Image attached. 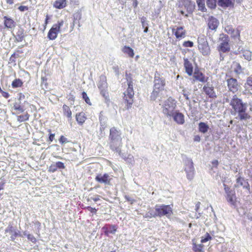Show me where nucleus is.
Returning a JSON list of instances; mask_svg holds the SVG:
<instances>
[{"instance_id": "nucleus-11", "label": "nucleus", "mask_w": 252, "mask_h": 252, "mask_svg": "<svg viewBox=\"0 0 252 252\" xmlns=\"http://www.w3.org/2000/svg\"><path fill=\"white\" fill-rule=\"evenodd\" d=\"M3 25L7 29H13L16 26V22L10 17L4 16L3 17Z\"/></svg>"}, {"instance_id": "nucleus-3", "label": "nucleus", "mask_w": 252, "mask_h": 252, "mask_svg": "<svg viewBox=\"0 0 252 252\" xmlns=\"http://www.w3.org/2000/svg\"><path fill=\"white\" fill-rule=\"evenodd\" d=\"M128 87L124 93L123 99L126 109L131 108L133 103L134 91L133 88V83L131 80L127 81Z\"/></svg>"}, {"instance_id": "nucleus-22", "label": "nucleus", "mask_w": 252, "mask_h": 252, "mask_svg": "<svg viewBox=\"0 0 252 252\" xmlns=\"http://www.w3.org/2000/svg\"><path fill=\"white\" fill-rule=\"evenodd\" d=\"M184 66L186 72L189 76L191 75L193 72L192 64L187 59H184Z\"/></svg>"}, {"instance_id": "nucleus-38", "label": "nucleus", "mask_w": 252, "mask_h": 252, "mask_svg": "<svg viewBox=\"0 0 252 252\" xmlns=\"http://www.w3.org/2000/svg\"><path fill=\"white\" fill-rule=\"evenodd\" d=\"M212 239V237L210 236L209 233L207 232L205 234V236L204 237H202L201 239V242L202 243H206V242L211 240Z\"/></svg>"}, {"instance_id": "nucleus-58", "label": "nucleus", "mask_w": 252, "mask_h": 252, "mask_svg": "<svg viewBox=\"0 0 252 252\" xmlns=\"http://www.w3.org/2000/svg\"><path fill=\"white\" fill-rule=\"evenodd\" d=\"M212 164L213 166V167H215V168H217L218 167V166L219 165V161H218V160H214L212 161Z\"/></svg>"}, {"instance_id": "nucleus-2", "label": "nucleus", "mask_w": 252, "mask_h": 252, "mask_svg": "<svg viewBox=\"0 0 252 252\" xmlns=\"http://www.w3.org/2000/svg\"><path fill=\"white\" fill-rule=\"evenodd\" d=\"M219 40L220 43L217 48L220 54V60L221 61L224 60L225 54L230 51V46L229 43V39L227 35L221 34Z\"/></svg>"}, {"instance_id": "nucleus-27", "label": "nucleus", "mask_w": 252, "mask_h": 252, "mask_svg": "<svg viewBox=\"0 0 252 252\" xmlns=\"http://www.w3.org/2000/svg\"><path fill=\"white\" fill-rule=\"evenodd\" d=\"M122 51L124 53L127 54L130 58H133L134 55L133 50L129 46H125L122 49Z\"/></svg>"}, {"instance_id": "nucleus-43", "label": "nucleus", "mask_w": 252, "mask_h": 252, "mask_svg": "<svg viewBox=\"0 0 252 252\" xmlns=\"http://www.w3.org/2000/svg\"><path fill=\"white\" fill-rule=\"evenodd\" d=\"M87 200L88 202L91 201L92 200L96 202L100 200V196L96 195L94 197L89 196Z\"/></svg>"}, {"instance_id": "nucleus-10", "label": "nucleus", "mask_w": 252, "mask_h": 252, "mask_svg": "<svg viewBox=\"0 0 252 252\" xmlns=\"http://www.w3.org/2000/svg\"><path fill=\"white\" fill-rule=\"evenodd\" d=\"M203 90L209 98L213 99L217 98V95L214 91V87L210 86V85L207 84L203 87Z\"/></svg>"}, {"instance_id": "nucleus-23", "label": "nucleus", "mask_w": 252, "mask_h": 252, "mask_svg": "<svg viewBox=\"0 0 252 252\" xmlns=\"http://www.w3.org/2000/svg\"><path fill=\"white\" fill-rule=\"evenodd\" d=\"M66 5V0H56L53 3L54 7L59 9L64 8Z\"/></svg>"}, {"instance_id": "nucleus-61", "label": "nucleus", "mask_w": 252, "mask_h": 252, "mask_svg": "<svg viewBox=\"0 0 252 252\" xmlns=\"http://www.w3.org/2000/svg\"><path fill=\"white\" fill-rule=\"evenodd\" d=\"M49 19V16H48V15H47L46 16V19H45V22H44L45 27L46 26V25L48 23Z\"/></svg>"}, {"instance_id": "nucleus-25", "label": "nucleus", "mask_w": 252, "mask_h": 252, "mask_svg": "<svg viewBox=\"0 0 252 252\" xmlns=\"http://www.w3.org/2000/svg\"><path fill=\"white\" fill-rule=\"evenodd\" d=\"M204 246L203 244H197L194 240H192V250L194 252H204Z\"/></svg>"}, {"instance_id": "nucleus-19", "label": "nucleus", "mask_w": 252, "mask_h": 252, "mask_svg": "<svg viewBox=\"0 0 252 252\" xmlns=\"http://www.w3.org/2000/svg\"><path fill=\"white\" fill-rule=\"evenodd\" d=\"M219 24V21L214 17H211L208 20V27L212 30H216Z\"/></svg>"}, {"instance_id": "nucleus-37", "label": "nucleus", "mask_w": 252, "mask_h": 252, "mask_svg": "<svg viewBox=\"0 0 252 252\" xmlns=\"http://www.w3.org/2000/svg\"><path fill=\"white\" fill-rule=\"evenodd\" d=\"M17 36L18 37V40L19 41H21L24 38V30H19L17 32Z\"/></svg>"}, {"instance_id": "nucleus-8", "label": "nucleus", "mask_w": 252, "mask_h": 252, "mask_svg": "<svg viewBox=\"0 0 252 252\" xmlns=\"http://www.w3.org/2000/svg\"><path fill=\"white\" fill-rule=\"evenodd\" d=\"M119 136V132L117 130V129L115 127H113L110 129L109 138L111 141L110 143V146L111 149L114 151H118L119 149V147L122 146L121 139L120 141L119 147H116L115 145V140L117 138V137Z\"/></svg>"}, {"instance_id": "nucleus-53", "label": "nucleus", "mask_w": 252, "mask_h": 252, "mask_svg": "<svg viewBox=\"0 0 252 252\" xmlns=\"http://www.w3.org/2000/svg\"><path fill=\"white\" fill-rule=\"evenodd\" d=\"M59 141L61 144H64L67 142V139L63 135L61 136Z\"/></svg>"}, {"instance_id": "nucleus-47", "label": "nucleus", "mask_w": 252, "mask_h": 252, "mask_svg": "<svg viewBox=\"0 0 252 252\" xmlns=\"http://www.w3.org/2000/svg\"><path fill=\"white\" fill-rule=\"evenodd\" d=\"M245 85L247 89L252 90V80H247Z\"/></svg>"}, {"instance_id": "nucleus-5", "label": "nucleus", "mask_w": 252, "mask_h": 252, "mask_svg": "<svg viewBox=\"0 0 252 252\" xmlns=\"http://www.w3.org/2000/svg\"><path fill=\"white\" fill-rule=\"evenodd\" d=\"M157 217L166 216L170 218L173 214L172 207L170 205H156L155 207Z\"/></svg>"}, {"instance_id": "nucleus-41", "label": "nucleus", "mask_w": 252, "mask_h": 252, "mask_svg": "<svg viewBox=\"0 0 252 252\" xmlns=\"http://www.w3.org/2000/svg\"><path fill=\"white\" fill-rule=\"evenodd\" d=\"M186 173H187V178L189 180H191L193 177H194V170H191V171H186Z\"/></svg>"}, {"instance_id": "nucleus-6", "label": "nucleus", "mask_w": 252, "mask_h": 252, "mask_svg": "<svg viewBox=\"0 0 252 252\" xmlns=\"http://www.w3.org/2000/svg\"><path fill=\"white\" fill-rule=\"evenodd\" d=\"M198 49L202 54L204 55H208L210 53V48L206 38L203 36H200L198 38Z\"/></svg>"}, {"instance_id": "nucleus-33", "label": "nucleus", "mask_w": 252, "mask_h": 252, "mask_svg": "<svg viewBox=\"0 0 252 252\" xmlns=\"http://www.w3.org/2000/svg\"><path fill=\"white\" fill-rule=\"evenodd\" d=\"M29 117L30 115L27 112H26L24 115L18 116L17 119L18 122H23L28 121L29 119Z\"/></svg>"}, {"instance_id": "nucleus-42", "label": "nucleus", "mask_w": 252, "mask_h": 252, "mask_svg": "<svg viewBox=\"0 0 252 252\" xmlns=\"http://www.w3.org/2000/svg\"><path fill=\"white\" fill-rule=\"evenodd\" d=\"M14 109L15 110H18L20 112H23L24 110L20 104L17 103H15L13 106Z\"/></svg>"}, {"instance_id": "nucleus-59", "label": "nucleus", "mask_w": 252, "mask_h": 252, "mask_svg": "<svg viewBox=\"0 0 252 252\" xmlns=\"http://www.w3.org/2000/svg\"><path fill=\"white\" fill-rule=\"evenodd\" d=\"M5 183L4 181H1L0 182V191L4 189V186ZM2 195L1 193H0V196Z\"/></svg>"}, {"instance_id": "nucleus-57", "label": "nucleus", "mask_w": 252, "mask_h": 252, "mask_svg": "<svg viewBox=\"0 0 252 252\" xmlns=\"http://www.w3.org/2000/svg\"><path fill=\"white\" fill-rule=\"evenodd\" d=\"M55 134L50 133L49 136L48 138V141H49L50 143L52 142L53 141L54 137H55Z\"/></svg>"}, {"instance_id": "nucleus-51", "label": "nucleus", "mask_w": 252, "mask_h": 252, "mask_svg": "<svg viewBox=\"0 0 252 252\" xmlns=\"http://www.w3.org/2000/svg\"><path fill=\"white\" fill-rule=\"evenodd\" d=\"M183 45L186 47H191L193 45V43L190 41H186L184 43Z\"/></svg>"}, {"instance_id": "nucleus-18", "label": "nucleus", "mask_w": 252, "mask_h": 252, "mask_svg": "<svg viewBox=\"0 0 252 252\" xmlns=\"http://www.w3.org/2000/svg\"><path fill=\"white\" fill-rule=\"evenodd\" d=\"M237 81V80H227L229 89L233 93L236 92L238 90L239 85Z\"/></svg>"}, {"instance_id": "nucleus-29", "label": "nucleus", "mask_w": 252, "mask_h": 252, "mask_svg": "<svg viewBox=\"0 0 252 252\" xmlns=\"http://www.w3.org/2000/svg\"><path fill=\"white\" fill-rule=\"evenodd\" d=\"M218 3L222 7H227L233 5L231 0H219Z\"/></svg>"}, {"instance_id": "nucleus-55", "label": "nucleus", "mask_w": 252, "mask_h": 252, "mask_svg": "<svg viewBox=\"0 0 252 252\" xmlns=\"http://www.w3.org/2000/svg\"><path fill=\"white\" fill-rule=\"evenodd\" d=\"M125 198L127 201L129 202L131 204H132L135 202V200L129 196H126Z\"/></svg>"}, {"instance_id": "nucleus-9", "label": "nucleus", "mask_w": 252, "mask_h": 252, "mask_svg": "<svg viewBox=\"0 0 252 252\" xmlns=\"http://www.w3.org/2000/svg\"><path fill=\"white\" fill-rule=\"evenodd\" d=\"M179 3L180 6H184L186 9L188 14H185L186 17L188 16V14L192 13L195 7V3L191 0H179Z\"/></svg>"}, {"instance_id": "nucleus-40", "label": "nucleus", "mask_w": 252, "mask_h": 252, "mask_svg": "<svg viewBox=\"0 0 252 252\" xmlns=\"http://www.w3.org/2000/svg\"><path fill=\"white\" fill-rule=\"evenodd\" d=\"M82 97L87 104H88L89 105H92L91 100L85 92L82 93Z\"/></svg>"}, {"instance_id": "nucleus-39", "label": "nucleus", "mask_w": 252, "mask_h": 252, "mask_svg": "<svg viewBox=\"0 0 252 252\" xmlns=\"http://www.w3.org/2000/svg\"><path fill=\"white\" fill-rule=\"evenodd\" d=\"M194 79H204L202 73L199 70H195L193 74Z\"/></svg>"}, {"instance_id": "nucleus-34", "label": "nucleus", "mask_w": 252, "mask_h": 252, "mask_svg": "<svg viewBox=\"0 0 252 252\" xmlns=\"http://www.w3.org/2000/svg\"><path fill=\"white\" fill-rule=\"evenodd\" d=\"M243 56L248 61L252 60V52L250 50H245L243 51Z\"/></svg>"}, {"instance_id": "nucleus-14", "label": "nucleus", "mask_w": 252, "mask_h": 252, "mask_svg": "<svg viewBox=\"0 0 252 252\" xmlns=\"http://www.w3.org/2000/svg\"><path fill=\"white\" fill-rule=\"evenodd\" d=\"M171 117H173L174 121L178 125H183L185 123L184 115L179 111H175Z\"/></svg>"}, {"instance_id": "nucleus-32", "label": "nucleus", "mask_w": 252, "mask_h": 252, "mask_svg": "<svg viewBox=\"0 0 252 252\" xmlns=\"http://www.w3.org/2000/svg\"><path fill=\"white\" fill-rule=\"evenodd\" d=\"M198 10L202 12H205L207 9L205 6L204 0H196Z\"/></svg>"}, {"instance_id": "nucleus-7", "label": "nucleus", "mask_w": 252, "mask_h": 252, "mask_svg": "<svg viewBox=\"0 0 252 252\" xmlns=\"http://www.w3.org/2000/svg\"><path fill=\"white\" fill-rule=\"evenodd\" d=\"M230 105L232 108L231 114L234 115L237 114L238 111L246 105L245 104L243 103L242 100L238 98L236 95H234L231 100Z\"/></svg>"}, {"instance_id": "nucleus-17", "label": "nucleus", "mask_w": 252, "mask_h": 252, "mask_svg": "<svg viewBox=\"0 0 252 252\" xmlns=\"http://www.w3.org/2000/svg\"><path fill=\"white\" fill-rule=\"evenodd\" d=\"M226 199L227 201L231 205L235 206L236 205L237 197L235 191L229 192L226 194Z\"/></svg>"}, {"instance_id": "nucleus-20", "label": "nucleus", "mask_w": 252, "mask_h": 252, "mask_svg": "<svg viewBox=\"0 0 252 252\" xmlns=\"http://www.w3.org/2000/svg\"><path fill=\"white\" fill-rule=\"evenodd\" d=\"M173 32H175V35L177 38H184L186 35V31L183 27H177L176 29H173Z\"/></svg>"}, {"instance_id": "nucleus-28", "label": "nucleus", "mask_w": 252, "mask_h": 252, "mask_svg": "<svg viewBox=\"0 0 252 252\" xmlns=\"http://www.w3.org/2000/svg\"><path fill=\"white\" fill-rule=\"evenodd\" d=\"M157 217V215L156 210L155 209L154 210L152 208H150L149 211L147 212L144 216V218L145 219H151Z\"/></svg>"}, {"instance_id": "nucleus-16", "label": "nucleus", "mask_w": 252, "mask_h": 252, "mask_svg": "<svg viewBox=\"0 0 252 252\" xmlns=\"http://www.w3.org/2000/svg\"><path fill=\"white\" fill-rule=\"evenodd\" d=\"M240 186H242L243 188L246 189L248 190H250V186L247 180H246L244 178L241 177H239L237 178L236 185H235L236 187Z\"/></svg>"}, {"instance_id": "nucleus-60", "label": "nucleus", "mask_w": 252, "mask_h": 252, "mask_svg": "<svg viewBox=\"0 0 252 252\" xmlns=\"http://www.w3.org/2000/svg\"><path fill=\"white\" fill-rule=\"evenodd\" d=\"M141 21L142 26L143 28H144L145 26L148 25V24L147 23H146V19L145 18H144V17L142 18Z\"/></svg>"}, {"instance_id": "nucleus-49", "label": "nucleus", "mask_w": 252, "mask_h": 252, "mask_svg": "<svg viewBox=\"0 0 252 252\" xmlns=\"http://www.w3.org/2000/svg\"><path fill=\"white\" fill-rule=\"evenodd\" d=\"M86 209H87L89 211L92 213L93 214H95L97 212V209L94 208H93L90 206H88L86 207Z\"/></svg>"}, {"instance_id": "nucleus-31", "label": "nucleus", "mask_w": 252, "mask_h": 252, "mask_svg": "<svg viewBox=\"0 0 252 252\" xmlns=\"http://www.w3.org/2000/svg\"><path fill=\"white\" fill-rule=\"evenodd\" d=\"M63 114L64 116H65L68 119H71L72 112L69 107L66 105H63Z\"/></svg>"}, {"instance_id": "nucleus-4", "label": "nucleus", "mask_w": 252, "mask_h": 252, "mask_svg": "<svg viewBox=\"0 0 252 252\" xmlns=\"http://www.w3.org/2000/svg\"><path fill=\"white\" fill-rule=\"evenodd\" d=\"M177 102L171 97L166 100L162 105V112L167 117H171L175 113Z\"/></svg>"}, {"instance_id": "nucleus-36", "label": "nucleus", "mask_w": 252, "mask_h": 252, "mask_svg": "<svg viewBox=\"0 0 252 252\" xmlns=\"http://www.w3.org/2000/svg\"><path fill=\"white\" fill-rule=\"evenodd\" d=\"M22 85L23 82L21 81V80H14L12 83L13 88L20 87Z\"/></svg>"}, {"instance_id": "nucleus-52", "label": "nucleus", "mask_w": 252, "mask_h": 252, "mask_svg": "<svg viewBox=\"0 0 252 252\" xmlns=\"http://www.w3.org/2000/svg\"><path fill=\"white\" fill-rule=\"evenodd\" d=\"M223 186H224V190L226 194L229 193V192H232V191H234L233 190L230 189V188L227 185H226L225 184H223Z\"/></svg>"}, {"instance_id": "nucleus-44", "label": "nucleus", "mask_w": 252, "mask_h": 252, "mask_svg": "<svg viewBox=\"0 0 252 252\" xmlns=\"http://www.w3.org/2000/svg\"><path fill=\"white\" fill-rule=\"evenodd\" d=\"M27 237L28 239L31 241L33 243H35L36 242V239L34 237V236L31 234H28L27 235Z\"/></svg>"}, {"instance_id": "nucleus-62", "label": "nucleus", "mask_w": 252, "mask_h": 252, "mask_svg": "<svg viewBox=\"0 0 252 252\" xmlns=\"http://www.w3.org/2000/svg\"><path fill=\"white\" fill-rule=\"evenodd\" d=\"M183 95H184V96L185 97V98L188 100H189V94L187 93H185V92L183 90Z\"/></svg>"}, {"instance_id": "nucleus-46", "label": "nucleus", "mask_w": 252, "mask_h": 252, "mask_svg": "<svg viewBox=\"0 0 252 252\" xmlns=\"http://www.w3.org/2000/svg\"><path fill=\"white\" fill-rule=\"evenodd\" d=\"M57 170V168L56 166H55V164H52L49 167L48 171L49 172L53 173Z\"/></svg>"}, {"instance_id": "nucleus-54", "label": "nucleus", "mask_w": 252, "mask_h": 252, "mask_svg": "<svg viewBox=\"0 0 252 252\" xmlns=\"http://www.w3.org/2000/svg\"><path fill=\"white\" fill-rule=\"evenodd\" d=\"M0 93H1L2 96L5 98H8L9 97V94L7 92L3 91L1 90V91H0Z\"/></svg>"}, {"instance_id": "nucleus-63", "label": "nucleus", "mask_w": 252, "mask_h": 252, "mask_svg": "<svg viewBox=\"0 0 252 252\" xmlns=\"http://www.w3.org/2000/svg\"><path fill=\"white\" fill-rule=\"evenodd\" d=\"M194 140L195 141H199L200 140V137L198 135H196L194 136Z\"/></svg>"}, {"instance_id": "nucleus-50", "label": "nucleus", "mask_w": 252, "mask_h": 252, "mask_svg": "<svg viewBox=\"0 0 252 252\" xmlns=\"http://www.w3.org/2000/svg\"><path fill=\"white\" fill-rule=\"evenodd\" d=\"M84 115L83 113H80V124L83 123L86 119V117Z\"/></svg>"}, {"instance_id": "nucleus-13", "label": "nucleus", "mask_w": 252, "mask_h": 252, "mask_svg": "<svg viewBox=\"0 0 252 252\" xmlns=\"http://www.w3.org/2000/svg\"><path fill=\"white\" fill-rule=\"evenodd\" d=\"M95 180L97 182L101 184H110L111 179L110 178L108 174L102 175L98 174L95 178Z\"/></svg>"}, {"instance_id": "nucleus-48", "label": "nucleus", "mask_w": 252, "mask_h": 252, "mask_svg": "<svg viewBox=\"0 0 252 252\" xmlns=\"http://www.w3.org/2000/svg\"><path fill=\"white\" fill-rule=\"evenodd\" d=\"M100 94L106 99H108L109 98L108 93L104 89V90H101Z\"/></svg>"}, {"instance_id": "nucleus-1", "label": "nucleus", "mask_w": 252, "mask_h": 252, "mask_svg": "<svg viewBox=\"0 0 252 252\" xmlns=\"http://www.w3.org/2000/svg\"><path fill=\"white\" fill-rule=\"evenodd\" d=\"M67 28V24L63 20L58 21L49 30L47 34L48 38L51 40H55L59 33L65 31Z\"/></svg>"}, {"instance_id": "nucleus-35", "label": "nucleus", "mask_w": 252, "mask_h": 252, "mask_svg": "<svg viewBox=\"0 0 252 252\" xmlns=\"http://www.w3.org/2000/svg\"><path fill=\"white\" fill-rule=\"evenodd\" d=\"M207 5L210 8H215L216 6V0H207Z\"/></svg>"}, {"instance_id": "nucleus-45", "label": "nucleus", "mask_w": 252, "mask_h": 252, "mask_svg": "<svg viewBox=\"0 0 252 252\" xmlns=\"http://www.w3.org/2000/svg\"><path fill=\"white\" fill-rule=\"evenodd\" d=\"M55 166H56L57 169H64L65 168V166L64 163L61 161H58L55 163Z\"/></svg>"}, {"instance_id": "nucleus-21", "label": "nucleus", "mask_w": 252, "mask_h": 252, "mask_svg": "<svg viewBox=\"0 0 252 252\" xmlns=\"http://www.w3.org/2000/svg\"><path fill=\"white\" fill-rule=\"evenodd\" d=\"M224 31L233 37L240 36L239 31L238 30L235 31L231 26H226L224 28Z\"/></svg>"}, {"instance_id": "nucleus-24", "label": "nucleus", "mask_w": 252, "mask_h": 252, "mask_svg": "<svg viewBox=\"0 0 252 252\" xmlns=\"http://www.w3.org/2000/svg\"><path fill=\"white\" fill-rule=\"evenodd\" d=\"M165 86L164 80H156L154 90L157 92L163 90Z\"/></svg>"}, {"instance_id": "nucleus-12", "label": "nucleus", "mask_w": 252, "mask_h": 252, "mask_svg": "<svg viewBox=\"0 0 252 252\" xmlns=\"http://www.w3.org/2000/svg\"><path fill=\"white\" fill-rule=\"evenodd\" d=\"M117 226L116 225L112 224H105L102 228V229L104 234L108 236L110 234H115L117 230Z\"/></svg>"}, {"instance_id": "nucleus-64", "label": "nucleus", "mask_w": 252, "mask_h": 252, "mask_svg": "<svg viewBox=\"0 0 252 252\" xmlns=\"http://www.w3.org/2000/svg\"><path fill=\"white\" fill-rule=\"evenodd\" d=\"M24 98H25V95H24V94H22V93H20V94H19V99L20 100H21V99H24Z\"/></svg>"}, {"instance_id": "nucleus-15", "label": "nucleus", "mask_w": 252, "mask_h": 252, "mask_svg": "<svg viewBox=\"0 0 252 252\" xmlns=\"http://www.w3.org/2000/svg\"><path fill=\"white\" fill-rule=\"evenodd\" d=\"M247 106H245L243 108L237 112L240 120H247L251 118L250 115L247 112Z\"/></svg>"}, {"instance_id": "nucleus-30", "label": "nucleus", "mask_w": 252, "mask_h": 252, "mask_svg": "<svg viewBox=\"0 0 252 252\" xmlns=\"http://www.w3.org/2000/svg\"><path fill=\"white\" fill-rule=\"evenodd\" d=\"M199 131L202 133L207 132L209 128V126L204 122H200L198 125Z\"/></svg>"}, {"instance_id": "nucleus-56", "label": "nucleus", "mask_w": 252, "mask_h": 252, "mask_svg": "<svg viewBox=\"0 0 252 252\" xmlns=\"http://www.w3.org/2000/svg\"><path fill=\"white\" fill-rule=\"evenodd\" d=\"M28 7L27 6L21 5L18 7V9L20 11H24L28 10Z\"/></svg>"}, {"instance_id": "nucleus-26", "label": "nucleus", "mask_w": 252, "mask_h": 252, "mask_svg": "<svg viewBox=\"0 0 252 252\" xmlns=\"http://www.w3.org/2000/svg\"><path fill=\"white\" fill-rule=\"evenodd\" d=\"M185 171H189L194 170L192 160L189 158H187L185 162Z\"/></svg>"}]
</instances>
